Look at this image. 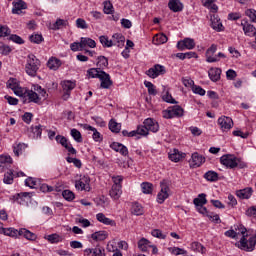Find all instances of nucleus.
I'll list each match as a JSON object with an SVG mask.
<instances>
[{"label": "nucleus", "instance_id": "79ce46f5", "mask_svg": "<svg viewBox=\"0 0 256 256\" xmlns=\"http://www.w3.org/2000/svg\"><path fill=\"white\" fill-rule=\"evenodd\" d=\"M109 129L112 133H119V131H121V124L117 123L115 119H111L109 122Z\"/></svg>", "mask_w": 256, "mask_h": 256}, {"label": "nucleus", "instance_id": "5701e85b", "mask_svg": "<svg viewBox=\"0 0 256 256\" xmlns=\"http://www.w3.org/2000/svg\"><path fill=\"white\" fill-rule=\"evenodd\" d=\"M85 47H90L91 49H95V47H97V43L95 42V40L91 38L82 37L80 39V51H83Z\"/></svg>", "mask_w": 256, "mask_h": 256}, {"label": "nucleus", "instance_id": "423d86ee", "mask_svg": "<svg viewBox=\"0 0 256 256\" xmlns=\"http://www.w3.org/2000/svg\"><path fill=\"white\" fill-rule=\"evenodd\" d=\"M7 87L12 89V91H14V95H17V97H23V95H25V90L19 86V81L15 78H10L7 81Z\"/></svg>", "mask_w": 256, "mask_h": 256}, {"label": "nucleus", "instance_id": "3c124183", "mask_svg": "<svg viewBox=\"0 0 256 256\" xmlns=\"http://www.w3.org/2000/svg\"><path fill=\"white\" fill-rule=\"evenodd\" d=\"M144 85L145 87H147L149 95H153V96L157 95V89H155V85H153V83L149 81H145Z\"/></svg>", "mask_w": 256, "mask_h": 256}, {"label": "nucleus", "instance_id": "f257e3e1", "mask_svg": "<svg viewBox=\"0 0 256 256\" xmlns=\"http://www.w3.org/2000/svg\"><path fill=\"white\" fill-rule=\"evenodd\" d=\"M40 66L41 61H39L35 55L29 54L26 63L27 75H30V77H35L37 75V71H39Z\"/></svg>", "mask_w": 256, "mask_h": 256}, {"label": "nucleus", "instance_id": "cd10ccee", "mask_svg": "<svg viewBox=\"0 0 256 256\" xmlns=\"http://www.w3.org/2000/svg\"><path fill=\"white\" fill-rule=\"evenodd\" d=\"M209 79H211L214 83L221 79V69L219 68H211L208 71Z\"/></svg>", "mask_w": 256, "mask_h": 256}, {"label": "nucleus", "instance_id": "dca6fc26", "mask_svg": "<svg viewBox=\"0 0 256 256\" xmlns=\"http://www.w3.org/2000/svg\"><path fill=\"white\" fill-rule=\"evenodd\" d=\"M12 13L13 15H21L23 13V9H27V3L23 0H18L17 2L12 3Z\"/></svg>", "mask_w": 256, "mask_h": 256}, {"label": "nucleus", "instance_id": "412c9836", "mask_svg": "<svg viewBox=\"0 0 256 256\" xmlns=\"http://www.w3.org/2000/svg\"><path fill=\"white\" fill-rule=\"evenodd\" d=\"M144 125L146 126L148 132L152 131V133H157V131H159V123H157V121H155L152 118H147L144 120Z\"/></svg>", "mask_w": 256, "mask_h": 256}, {"label": "nucleus", "instance_id": "bf43d9fd", "mask_svg": "<svg viewBox=\"0 0 256 256\" xmlns=\"http://www.w3.org/2000/svg\"><path fill=\"white\" fill-rule=\"evenodd\" d=\"M136 131L138 135H142L143 137H147V135H149V130H147V126H145V124L138 126Z\"/></svg>", "mask_w": 256, "mask_h": 256}, {"label": "nucleus", "instance_id": "052dcab7", "mask_svg": "<svg viewBox=\"0 0 256 256\" xmlns=\"http://www.w3.org/2000/svg\"><path fill=\"white\" fill-rule=\"evenodd\" d=\"M10 41H13V43H17L18 45H23V43H25V41L23 40V38H21L19 35L17 34H12L9 37Z\"/></svg>", "mask_w": 256, "mask_h": 256}, {"label": "nucleus", "instance_id": "9b49d317", "mask_svg": "<svg viewBox=\"0 0 256 256\" xmlns=\"http://www.w3.org/2000/svg\"><path fill=\"white\" fill-rule=\"evenodd\" d=\"M218 125L222 131H229L233 127V119L231 117L222 116L218 119Z\"/></svg>", "mask_w": 256, "mask_h": 256}, {"label": "nucleus", "instance_id": "a211bd4d", "mask_svg": "<svg viewBox=\"0 0 256 256\" xmlns=\"http://www.w3.org/2000/svg\"><path fill=\"white\" fill-rule=\"evenodd\" d=\"M235 195L239 199H251V197L253 195V188L246 187L244 189L236 190Z\"/></svg>", "mask_w": 256, "mask_h": 256}, {"label": "nucleus", "instance_id": "4c0bfd02", "mask_svg": "<svg viewBox=\"0 0 256 256\" xmlns=\"http://www.w3.org/2000/svg\"><path fill=\"white\" fill-rule=\"evenodd\" d=\"M87 131H92L93 132V139L94 141H103V137L101 136V133L97 131V128L91 126V125H86Z\"/></svg>", "mask_w": 256, "mask_h": 256}, {"label": "nucleus", "instance_id": "c756f323", "mask_svg": "<svg viewBox=\"0 0 256 256\" xmlns=\"http://www.w3.org/2000/svg\"><path fill=\"white\" fill-rule=\"evenodd\" d=\"M121 187L122 186L112 185V188L110 190V197L115 201H117V199H119L123 193Z\"/></svg>", "mask_w": 256, "mask_h": 256}, {"label": "nucleus", "instance_id": "13d9d810", "mask_svg": "<svg viewBox=\"0 0 256 256\" xmlns=\"http://www.w3.org/2000/svg\"><path fill=\"white\" fill-rule=\"evenodd\" d=\"M104 13L106 15H111V13H113V4L111 3V1L104 2Z\"/></svg>", "mask_w": 256, "mask_h": 256}, {"label": "nucleus", "instance_id": "72a5a7b5", "mask_svg": "<svg viewBox=\"0 0 256 256\" xmlns=\"http://www.w3.org/2000/svg\"><path fill=\"white\" fill-rule=\"evenodd\" d=\"M96 218L97 221L103 223L104 225H111V227L115 226V221L111 220L110 218H107L103 213H98L96 215Z\"/></svg>", "mask_w": 256, "mask_h": 256}, {"label": "nucleus", "instance_id": "338daca9", "mask_svg": "<svg viewBox=\"0 0 256 256\" xmlns=\"http://www.w3.org/2000/svg\"><path fill=\"white\" fill-rule=\"evenodd\" d=\"M245 14L249 17L252 23H256V10L248 9L245 11Z\"/></svg>", "mask_w": 256, "mask_h": 256}, {"label": "nucleus", "instance_id": "ea45409f", "mask_svg": "<svg viewBox=\"0 0 256 256\" xmlns=\"http://www.w3.org/2000/svg\"><path fill=\"white\" fill-rule=\"evenodd\" d=\"M204 179L211 182L219 181V174L215 171H208L204 174Z\"/></svg>", "mask_w": 256, "mask_h": 256}, {"label": "nucleus", "instance_id": "7ed1b4c3", "mask_svg": "<svg viewBox=\"0 0 256 256\" xmlns=\"http://www.w3.org/2000/svg\"><path fill=\"white\" fill-rule=\"evenodd\" d=\"M160 187V193L157 194V203H159V205H163V203H165V200L169 199V182L167 180L161 181Z\"/></svg>", "mask_w": 256, "mask_h": 256}, {"label": "nucleus", "instance_id": "a19ab883", "mask_svg": "<svg viewBox=\"0 0 256 256\" xmlns=\"http://www.w3.org/2000/svg\"><path fill=\"white\" fill-rule=\"evenodd\" d=\"M142 193L145 195H151L153 193V184L149 182H143L141 184Z\"/></svg>", "mask_w": 256, "mask_h": 256}, {"label": "nucleus", "instance_id": "f3484780", "mask_svg": "<svg viewBox=\"0 0 256 256\" xmlns=\"http://www.w3.org/2000/svg\"><path fill=\"white\" fill-rule=\"evenodd\" d=\"M61 85H62V89L66 91L63 98L67 100L69 99V95H70L69 92L73 91V88L76 87L77 84L71 80H65L61 83Z\"/></svg>", "mask_w": 256, "mask_h": 256}, {"label": "nucleus", "instance_id": "f03ea898", "mask_svg": "<svg viewBox=\"0 0 256 256\" xmlns=\"http://www.w3.org/2000/svg\"><path fill=\"white\" fill-rule=\"evenodd\" d=\"M185 111L179 105L169 107L167 110L162 111L164 119H173V117H183Z\"/></svg>", "mask_w": 256, "mask_h": 256}, {"label": "nucleus", "instance_id": "a878e982", "mask_svg": "<svg viewBox=\"0 0 256 256\" xmlns=\"http://www.w3.org/2000/svg\"><path fill=\"white\" fill-rule=\"evenodd\" d=\"M18 235L20 237H25V239H28V241H35L37 239V235H35V233L25 228H21L18 232Z\"/></svg>", "mask_w": 256, "mask_h": 256}, {"label": "nucleus", "instance_id": "c9c22d12", "mask_svg": "<svg viewBox=\"0 0 256 256\" xmlns=\"http://www.w3.org/2000/svg\"><path fill=\"white\" fill-rule=\"evenodd\" d=\"M193 203L196 207L207 205V194H199L198 197L193 200Z\"/></svg>", "mask_w": 256, "mask_h": 256}, {"label": "nucleus", "instance_id": "ddd939ff", "mask_svg": "<svg viewBox=\"0 0 256 256\" xmlns=\"http://www.w3.org/2000/svg\"><path fill=\"white\" fill-rule=\"evenodd\" d=\"M99 79L101 81L100 87H102V89H109L111 85H113L111 76L105 71L101 72Z\"/></svg>", "mask_w": 256, "mask_h": 256}, {"label": "nucleus", "instance_id": "5fc2aeb1", "mask_svg": "<svg viewBox=\"0 0 256 256\" xmlns=\"http://www.w3.org/2000/svg\"><path fill=\"white\" fill-rule=\"evenodd\" d=\"M3 182L6 185H11L13 183V170H9V172L4 174Z\"/></svg>", "mask_w": 256, "mask_h": 256}, {"label": "nucleus", "instance_id": "58836bf2", "mask_svg": "<svg viewBox=\"0 0 256 256\" xmlns=\"http://www.w3.org/2000/svg\"><path fill=\"white\" fill-rule=\"evenodd\" d=\"M93 241H105L107 239V232L105 231H98L91 235Z\"/></svg>", "mask_w": 256, "mask_h": 256}, {"label": "nucleus", "instance_id": "0eeeda50", "mask_svg": "<svg viewBox=\"0 0 256 256\" xmlns=\"http://www.w3.org/2000/svg\"><path fill=\"white\" fill-rule=\"evenodd\" d=\"M89 183H91L89 176H83L76 181L75 187L79 191H91V186Z\"/></svg>", "mask_w": 256, "mask_h": 256}, {"label": "nucleus", "instance_id": "e2e57ef3", "mask_svg": "<svg viewBox=\"0 0 256 256\" xmlns=\"http://www.w3.org/2000/svg\"><path fill=\"white\" fill-rule=\"evenodd\" d=\"M245 216L246 217H253L254 219H256V205L249 207L245 211Z\"/></svg>", "mask_w": 256, "mask_h": 256}, {"label": "nucleus", "instance_id": "6ab92c4d", "mask_svg": "<svg viewBox=\"0 0 256 256\" xmlns=\"http://www.w3.org/2000/svg\"><path fill=\"white\" fill-rule=\"evenodd\" d=\"M110 147L111 149H113V151H116V153H121L124 157H127V155H129V149H127V146L119 142H113Z\"/></svg>", "mask_w": 256, "mask_h": 256}, {"label": "nucleus", "instance_id": "aec40b11", "mask_svg": "<svg viewBox=\"0 0 256 256\" xmlns=\"http://www.w3.org/2000/svg\"><path fill=\"white\" fill-rule=\"evenodd\" d=\"M116 46L122 49V47H125V36L121 33H116L112 36V47Z\"/></svg>", "mask_w": 256, "mask_h": 256}, {"label": "nucleus", "instance_id": "864d4df0", "mask_svg": "<svg viewBox=\"0 0 256 256\" xmlns=\"http://www.w3.org/2000/svg\"><path fill=\"white\" fill-rule=\"evenodd\" d=\"M25 149H27V145L19 143L17 144V146H14V154L16 155V157H19V155H21V153H23Z\"/></svg>", "mask_w": 256, "mask_h": 256}, {"label": "nucleus", "instance_id": "8fccbe9b", "mask_svg": "<svg viewBox=\"0 0 256 256\" xmlns=\"http://www.w3.org/2000/svg\"><path fill=\"white\" fill-rule=\"evenodd\" d=\"M132 213L133 215H143V206H141V204L139 203H134L132 205Z\"/></svg>", "mask_w": 256, "mask_h": 256}, {"label": "nucleus", "instance_id": "f704fd0d", "mask_svg": "<svg viewBox=\"0 0 256 256\" xmlns=\"http://www.w3.org/2000/svg\"><path fill=\"white\" fill-rule=\"evenodd\" d=\"M101 73H103V70H101V68H90L87 71V76L88 79H99Z\"/></svg>", "mask_w": 256, "mask_h": 256}, {"label": "nucleus", "instance_id": "6e6d98bb", "mask_svg": "<svg viewBox=\"0 0 256 256\" xmlns=\"http://www.w3.org/2000/svg\"><path fill=\"white\" fill-rule=\"evenodd\" d=\"M11 29L7 25H0V37H9Z\"/></svg>", "mask_w": 256, "mask_h": 256}, {"label": "nucleus", "instance_id": "37998d69", "mask_svg": "<svg viewBox=\"0 0 256 256\" xmlns=\"http://www.w3.org/2000/svg\"><path fill=\"white\" fill-rule=\"evenodd\" d=\"M71 137H73L76 143H83V136H81V132L75 128H73L70 132Z\"/></svg>", "mask_w": 256, "mask_h": 256}, {"label": "nucleus", "instance_id": "6e6552de", "mask_svg": "<svg viewBox=\"0 0 256 256\" xmlns=\"http://www.w3.org/2000/svg\"><path fill=\"white\" fill-rule=\"evenodd\" d=\"M177 47L179 51H185V49H195V40L192 38H184L183 40L178 41Z\"/></svg>", "mask_w": 256, "mask_h": 256}, {"label": "nucleus", "instance_id": "680f3d73", "mask_svg": "<svg viewBox=\"0 0 256 256\" xmlns=\"http://www.w3.org/2000/svg\"><path fill=\"white\" fill-rule=\"evenodd\" d=\"M66 161L67 163H73V165H75L78 169H81L82 167V163L81 160L77 159V158H71V157H66Z\"/></svg>", "mask_w": 256, "mask_h": 256}, {"label": "nucleus", "instance_id": "2eb2a0df", "mask_svg": "<svg viewBox=\"0 0 256 256\" xmlns=\"http://www.w3.org/2000/svg\"><path fill=\"white\" fill-rule=\"evenodd\" d=\"M14 201L18 203L19 205H25L31 199V193L29 192H22L18 193L13 196Z\"/></svg>", "mask_w": 256, "mask_h": 256}, {"label": "nucleus", "instance_id": "774afa93", "mask_svg": "<svg viewBox=\"0 0 256 256\" xmlns=\"http://www.w3.org/2000/svg\"><path fill=\"white\" fill-rule=\"evenodd\" d=\"M56 141H57V143H60V145H62V147H64V148L69 144V141L67 140V138L62 135H57Z\"/></svg>", "mask_w": 256, "mask_h": 256}, {"label": "nucleus", "instance_id": "b1692460", "mask_svg": "<svg viewBox=\"0 0 256 256\" xmlns=\"http://www.w3.org/2000/svg\"><path fill=\"white\" fill-rule=\"evenodd\" d=\"M168 7L174 13H179L183 11V3L180 0H170L168 3Z\"/></svg>", "mask_w": 256, "mask_h": 256}, {"label": "nucleus", "instance_id": "1a4fd4ad", "mask_svg": "<svg viewBox=\"0 0 256 256\" xmlns=\"http://www.w3.org/2000/svg\"><path fill=\"white\" fill-rule=\"evenodd\" d=\"M215 53H217V44H212L206 50V61H207V63H217V62H219V58H217V56H215Z\"/></svg>", "mask_w": 256, "mask_h": 256}, {"label": "nucleus", "instance_id": "4be33fe9", "mask_svg": "<svg viewBox=\"0 0 256 256\" xmlns=\"http://www.w3.org/2000/svg\"><path fill=\"white\" fill-rule=\"evenodd\" d=\"M11 163H13V158L11 156H0V173H3L5 169H9L11 167Z\"/></svg>", "mask_w": 256, "mask_h": 256}, {"label": "nucleus", "instance_id": "4468645a", "mask_svg": "<svg viewBox=\"0 0 256 256\" xmlns=\"http://www.w3.org/2000/svg\"><path fill=\"white\" fill-rule=\"evenodd\" d=\"M205 163V157L202 155H199V153L195 152L192 154V160L190 161V167H193L194 169L197 167H201Z\"/></svg>", "mask_w": 256, "mask_h": 256}, {"label": "nucleus", "instance_id": "20e7f679", "mask_svg": "<svg viewBox=\"0 0 256 256\" xmlns=\"http://www.w3.org/2000/svg\"><path fill=\"white\" fill-rule=\"evenodd\" d=\"M237 161H239V159L231 154L223 155L220 158L221 165H224V167H227V169H235V167L239 165Z\"/></svg>", "mask_w": 256, "mask_h": 256}, {"label": "nucleus", "instance_id": "bb28decb", "mask_svg": "<svg viewBox=\"0 0 256 256\" xmlns=\"http://www.w3.org/2000/svg\"><path fill=\"white\" fill-rule=\"evenodd\" d=\"M67 25H69V21L58 18L55 23L50 25V29L59 31V29H63V27H67Z\"/></svg>", "mask_w": 256, "mask_h": 256}, {"label": "nucleus", "instance_id": "a18cd8bd", "mask_svg": "<svg viewBox=\"0 0 256 256\" xmlns=\"http://www.w3.org/2000/svg\"><path fill=\"white\" fill-rule=\"evenodd\" d=\"M109 65V60L105 56H99L98 57V62H97V67L98 69H104V67H108Z\"/></svg>", "mask_w": 256, "mask_h": 256}, {"label": "nucleus", "instance_id": "473e14b6", "mask_svg": "<svg viewBox=\"0 0 256 256\" xmlns=\"http://www.w3.org/2000/svg\"><path fill=\"white\" fill-rule=\"evenodd\" d=\"M190 248L192 251H195V253H202V255H204V253H206L207 248H205V246H203L201 243L195 241L192 242L190 244Z\"/></svg>", "mask_w": 256, "mask_h": 256}, {"label": "nucleus", "instance_id": "49530a36", "mask_svg": "<svg viewBox=\"0 0 256 256\" xmlns=\"http://www.w3.org/2000/svg\"><path fill=\"white\" fill-rule=\"evenodd\" d=\"M2 233L8 235V237H17V235H19V230L15 228H3Z\"/></svg>", "mask_w": 256, "mask_h": 256}, {"label": "nucleus", "instance_id": "de8ad7c7", "mask_svg": "<svg viewBox=\"0 0 256 256\" xmlns=\"http://www.w3.org/2000/svg\"><path fill=\"white\" fill-rule=\"evenodd\" d=\"M162 99L163 101H165V103H171L172 105H177V102L175 101L174 97L169 93V91H166L162 95Z\"/></svg>", "mask_w": 256, "mask_h": 256}, {"label": "nucleus", "instance_id": "9d476101", "mask_svg": "<svg viewBox=\"0 0 256 256\" xmlns=\"http://www.w3.org/2000/svg\"><path fill=\"white\" fill-rule=\"evenodd\" d=\"M241 27L245 35H247L248 37H255L256 28L251 23H249V21L243 19L241 21Z\"/></svg>", "mask_w": 256, "mask_h": 256}, {"label": "nucleus", "instance_id": "7c9ffc66", "mask_svg": "<svg viewBox=\"0 0 256 256\" xmlns=\"http://www.w3.org/2000/svg\"><path fill=\"white\" fill-rule=\"evenodd\" d=\"M210 21L212 29H215V31H223V24L221 23V20L217 18V16H211Z\"/></svg>", "mask_w": 256, "mask_h": 256}, {"label": "nucleus", "instance_id": "f8f14e48", "mask_svg": "<svg viewBox=\"0 0 256 256\" xmlns=\"http://www.w3.org/2000/svg\"><path fill=\"white\" fill-rule=\"evenodd\" d=\"M85 256H105V248L101 245H97L94 249L87 248L84 250Z\"/></svg>", "mask_w": 256, "mask_h": 256}, {"label": "nucleus", "instance_id": "09e8293b", "mask_svg": "<svg viewBox=\"0 0 256 256\" xmlns=\"http://www.w3.org/2000/svg\"><path fill=\"white\" fill-rule=\"evenodd\" d=\"M99 40L101 45H103V47H113V40L112 39L109 40V37L100 36Z\"/></svg>", "mask_w": 256, "mask_h": 256}, {"label": "nucleus", "instance_id": "39448f33", "mask_svg": "<svg viewBox=\"0 0 256 256\" xmlns=\"http://www.w3.org/2000/svg\"><path fill=\"white\" fill-rule=\"evenodd\" d=\"M166 73L167 70L165 69V66L161 64H155L152 68L146 71V75H148V77L151 79H157L159 75H165Z\"/></svg>", "mask_w": 256, "mask_h": 256}, {"label": "nucleus", "instance_id": "4d7b16f0", "mask_svg": "<svg viewBox=\"0 0 256 256\" xmlns=\"http://www.w3.org/2000/svg\"><path fill=\"white\" fill-rule=\"evenodd\" d=\"M62 196L66 201H73V199H75V193L71 190H64Z\"/></svg>", "mask_w": 256, "mask_h": 256}, {"label": "nucleus", "instance_id": "69168bd1", "mask_svg": "<svg viewBox=\"0 0 256 256\" xmlns=\"http://www.w3.org/2000/svg\"><path fill=\"white\" fill-rule=\"evenodd\" d=\"M192 91L196 95H201V97L205 96V93H206L205 89H203L201 86H198V85L192 86Z\"/></svg>", "mask_w": 256, "mask_h": 256}, {"label": "nucleus", "instance_id": "603ef678", "mask_svg": "<svg viewBox=\"0 0 256 256\" xmlns=\"http://www.w3.org/2000/svg\"><path fill=\"white\" fill-rule=\"evenodd\" d=\"M31 43H36L37 45H39L40 43H43L44 39H43V35L41 34H32L29 37Z\"/></svg>", "mask_w": 256, "mask_h": 256}, {"label": "nucleus", "instance_id": "e433bc0d", "mask_svg": "<svg viewBox=\"0 0 256 256\" xmlns=\"http://www.w3.org/2000/svg\"><path fill=\"white\" fill-rule=\"evenodd\" d=\"M47 67H49L52 71H57L61 67V60L57 58H50L47 63Z\"/></svg>", "mask_w": 256, "mask_h": 256}, {"label": "nucleus", "instance_id": "2f4dec72", "mask_svg": "<svg viewBox=\"0 0 256 256\" xmlns=\"http://www.w3.org/2000/svg\"><path fill=\"white\" fill-rule=\"evenodd\" d=\"M151 242H149V240H147L146 238H141L138 241V248L140 249V251H142L143 253H146V251H149V249H151Z\"/></svg>", "mask_w": 256, "mask_h": 256}, {"label": "nucleus", "instance_id": "0e129e2a", "mask_svg": "<svg viewBox=\"0 0 256 256\" xmlns=\"http://www.w3.org/2000/svg\"><path fill=\"white\" fill-rule=\"evenodd\" d=\"M46 239L49 241V243H60L61 236H59L58 234H50L47 236Z\"/></svg>", "mask_w": 256, "mask_h": 256}, {"label": "nucleus", "instance_id": "c03bdc74", "mask_svg": "<svg viewBox=\"0 0 256 256\" xmlns=\"http://www.w3.org/2000/svg\"><path fill=\"white\" fill-rule=\"evenodd\" d=\"M153 41H156V45H163V43H167L168 38L165 34H156Z\"/></svg>", "mask_w": 256, "mask_h": 256}, {"label": "nucleus", "instance_id": "c85d7f7f", "mask_svg": "<svg viewBox=\"0 0 256 256\" xmlns=\"http://www.w3.org/2000/svg\"><path fill=\"white\" fill-rule=\"evenodd\" d=\"M185 153L179 152V150L174 149L172 153L169 154L170 161H173L174 163H179L181 159H184Z\"/></svg>", "mask_w": 256, "mask_h": 256}, {"label": "nucleus", "instance_id": "393cba45", "mask_svg": "<svg viewBox=\"0 0 256 256\" xmlns=\"http://www.w3.org/2000/svg\"><path fill=\"white\" fill-rule=\"evenodd\" d=\"M23 95L28 97L30 103H40L41 101L39 94L33 90H26Z\"/></svg>", "mask_w": 256, "mask_h": 256}]
</instances>
